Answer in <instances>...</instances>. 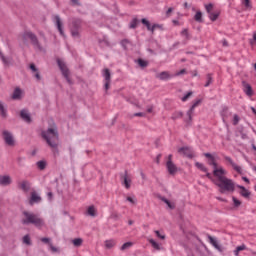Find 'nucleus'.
<instances>
[{"label":"nucleus","mask_w":256,"mask_h":256,"mask_svg":"<svg viewBox=\"0 0 256 256\" xmlns=\"http://www.w3.org/2000/svg\"><path fill=\"white\" fill-rule=\"evenodd\" d=\"M21 95H22L21 89L16 88L13 92L12 99H21Z\"/></svg>","instance_id":"28"},{"label":"nucleus","mask_w":256,"mask_h":256,"mask_svg":"<svg viewBox=\"0 0 256 256\" xmlns=\"http://www.w3.org/2000/svg\"><path fill=\"white\" fill-rule=\"evenodd\" d=\"M23 243H25L26 245H31V238L29 237V235H25L23 237Z\"/></svg>","instance_id":"43"},{"label":"nucleus","mask_w":256,"mask_h":256,"mask_svg":"<svg viewBox=\"0 0 256 256\" xmlns=\"http://www.w3.org/2000/svg\"><path fill=\"white\" fill-rule=\"evenodd\" d=\"M183 117V112H176L172 115V119L175 120V119H179Z\"/></svg>","instance_id":"45"},{"label":"nucleus","mask_w":256,"mask_h":256,"mask_svg":"<svg viewBox=\"0 0 256 256\" xmlns=\"http://www.w3.org/2000/svg\"><path fill=\"white\" fill-rule=\"evenodd\" d=\"M243 91L248 97H253V88L251 87L250 84L243 82Z\"/></svg>","instance_id":"17"},{"label":"nucleus","mask_w":256,"mask_h":256,"mask_svg":"<svg viewBox=\"0 0 256 256\" xmlns=\"http://www.w3.org/2000/svg\"><path fill=\"white\" fill-rule=\"evenodd\" d=\"M180 35H181L182 37H184V39H186V41H189V40L191 39V35L189 34V29H187V28H184V29L181 31Z\"/></svg>","instance_id":"26"},{"label":"nucleus","mask_w":256,"mask_h":256,"mask_svg":"<svg viewBox=\"0 0 256 256\" xmlns=\"http://www.w3.org/2000/svg\"><path fill=\"white\" fill-rule=\"evenodd\" d=\"M20 117L26 121V123H31V116L29 115V112L27 110H22L20 112Z\"/></svg>","instance_id":"19"},{"label":"nucleus","mask_w":256,"mask_h":256,"mask_svg":"<svg viewBox=\"0 0 256 256\" xmlns=\"http://www.w3.org/2000/svg\"><path fill=\"white\" fill-rule=\"evenodd\" d=\"M204 157L208 159V164L213 167V176H215V171H221V169H225L223 166L217 165V161L211 153H205Z\"/></svg>","instance_id":"4"},{"label":"nucleus","mask_w":256,"mask_h":256,"mask_svg":"<svg viewBox=\"0 0 256 256\" xmlns=\"http://www.w3.org/2000/svg\"><path fill=\"white\" fill-rule=\"evenodd\" d=\"M173 25H175V27H179L180 25H183V23L179 22L178 20H172Z\"/></svg>","instance_id":"56"},{"label":"nucleus","mask_w":256,"mask_h":256,"mask_svg":"<svg viewBox=\"0 0 256 256\" xmlns=\"http://www.w3.org/2000/svg\"><path fill=\"white\" fill-rule=\"evenodd\" d=\"M225 175H227V170H215L214 177H216V180H214V185L219 187V192L222 194L233 193L235 191V182L225 177Z\"/></svg>","instance_id":"1"},{"label":"nucleus","mask_w":256,"mask_h":256,"mask_svg":"<svg viewBox=\"0 0 256 256\" xmlns=\"http://www.w3.org/2000/svg\"><path fill=\"white\" fill-rule=\"evenodd\" d=\"M49 247L52 253H59V248L53 246V244H49Z\"/></svg>","instance_id":"48"},{"label":"nucleus","mask_w":256,"mask_h":256,"mask_svg":"<svg viewBox=\"0 0 256 256\" xmlns=\"http://www.w3.org/2000/svg\"><path fill=\"white\" fill-rule=\"evenodd\" d=\"M54 21L56 23V27L62 37H65V32L63 31V22H61V17L59 15L54 16Z\"/></svg>","instance_id":"9"},{"label":"nucleus","mask_w":256,"mask_h":256,"mask_svg":"<svg viewBox=\"0 0 256 256\" xmlns=\"http://www.w3.org/2000/svg\"><path fill=\"white\" fill-rule=\"evenodd\" d=\"M35 203H41V196H39L37 191H32L30 194L29 204L35 205Z\"/></svg>","instance_id":"10"},{"label":"nucleus","mask_w":256,"mask_h":256,"mask_svg":"<svg viewBox=\"0 0 256 256\" xmlns=\"http://www.w3.org/2000/svg\"><path fill=\"white\" fill-rule=\"evenodd\" d=\"M103 77L105 81H111V72L109 71V69L106 68L103 70Z\"/></svg>","instance_id":"29"},{"label":"nucleus","mask_w":256,"mask_h":256,"mask_svg":"<svg viewBox=\"0 0 256 256\" xmlns=\"http://www.w3.org/2000/svg\"><path fill=\"white\" fill-rule=\"evenodd\" d=\"M236 249L239 252L245 251V249H247V246H245V244H242L241 246H237Z\"/></svg>","instance_id":"51"},{"label":"nucleus","mask_w":256,"mask_h":256,"mask_svg":"<svg viewBox=\"0 0 256 256\" xmlns=\"http://www.w3.org/2000/svg\"><path fill=\"white\" fill-rule=\"evenodd\" d=\"M138 65L140 67H147V65H149V62L143 60V59H138Z\"/></svg>","instance_id":"40"},{"label":"nucleus","mask_w":256,"mask_h":256,"mask_svg":"<svg viewBox=\"0 0 256 256\" xmlns=\"http://www.w3.org/2000/svg\"><path fill=\"white\" fill-rule=\"evenodd\" d=\"M23 215H24L22 219L23 225H35V227H43L45 225V222L43 221V219L39 218V216L36 214H33L28 211H24Z\"/></svg>","instance_id":"3"},{"label":"nucleus","mask_w":256,"mask_h":256,"mask_svg":"<svg viewBox=\"0 0 256 256\" xmlns=\"http://www.w3.org/2000/svg\"><path fill=\"white\" fill-rule=\"evenodd\" d=\"M87 215H89L90 217H97V208H95V206H89L87 208Z\"/></svg>","instance_id":"21"},{"label":"nucleus","mask_w":256,"mask_h":256,"mask_svg":"<svg viewBox=\"0 0 256 256\" xmlns=\"http://www.w3.org/2000/svg\"><path fill=\"white\" fill-rule=\"evenodd\" d=\"M242 3L246 9H251V0H243Z\"/></svg>","instance_id":"44"},{"label":"nucleus","mask_w":256,"mask_h":256,"mask_svg":"<svg viewBox=\"0 0 256 256\" xmlns=\"http://www.w3.org/2000/svg\"><path fill=\"white\" fill-rule=\"evenodd\" d=\"M139 23V20L137 18H134L130 23V29H135Z\"/></svg>","instance_id":"39"},{"label":"nucleus","mask_w":256,"mask_h":256,"mask_svg":"<svg viewBox=\"0 0 256 256\" xmlns=\"http://www.w3.org/2000/svg\"><path fill=\"white\" fill-rule=\"evenodd\" d=\"M194 19L198 23H201L203 21V13H201V11H197L195 16H194Z\"/></svg>","instance_id":"32"},{"label":"nucleus","mask_w":256,"mask_h":256,"mask_svg":"<svg viewBox=\"0 0 256 256\" xmlns=\"http://www.w3.org/2000/svg\"><path fill=\"white\" fill-rule=\"evenodd\" d=\"M184 73H186L185 69L180 70L178 73H176L177 76L179 75H184Z\"/></svg>","instance_id":"61"},{"label":"nucleus","mask_w":256,"mask_h":256,"mask_svg":"<svg viewBox=\"0 0 256 256\" xmlns=\"http://www.w3.org/2000/svg\"><path fill=\"white\" fill-rule=\"evenodd\" d=\"M141 23L145 25V27L147 28V31H150L151 33H153V25L151 26V23L147 19L143 18L141 20Z\"/></svg>","instance_id":"24"},{"label":"nucleus","mask_w":256,"mask_h":256,"mask_svg":"<svg viewBox=\"0 0 256 256\" xmlns=\"http://www.w3.org/2000/svg\"><path fill=\"white\" fill-rule=\"evenodd\" d=\"M2 137L9 147H15V138L13 137V134L7 130H4L2 132Z\"/></svg>","instance_id":"6"},{"label":"nucleus","mask_w":256,"mask_h":256,"mask_svg":"<svg viewBox=\"0 0 256 256\" xmlns=\"http://www.w3.org/2000/svg\"><path fill=\"white\" fill-rule=\"evenodd\" d=\"M13 183V179H11V176L9 175H0V185L3 187H7L8 185H11Z\"/></svg>","instance_id":"12"},{"label":"nucleus","mask_w":256,"mask_h":256,"mask_svg":"<svg viewBox=\"0 0 256 256\" xmlns=\"http://www.w3.org/2000/svg\"><path fill=\"white\" fill-rule=\"evenodd\" d=\"M166 167L170 175H175V173H177V166L175 163H173V161H167Z\"/></svg>","instance_id":"14"},{"label":"nucleus","mask_w":256,"mask_h":256,"mask_svg":"<svg viewBox=\"0 0 256 256\" xmlns=\"http://www.w3.org/2000/svg\"><path fill=\"white\" fill-rule=\"evenodd\" d=\"M201 103V100H196L193 105L191 106V108L188 110L187 112V117L189 119V121H192L193 119V113L195 112V108L199 107V104Z\"/></svg>","instance_id":"13"},{"label":"nucleus","mask_w":256,"mask_h":256,"mask_svg":"<svg viewBox=\"0 0 256 256\" xmlns=\"http://www.w3.org/2000/svg\"><path fill=\"white\" fill-rule=\"evenodd\" d=\"M147 113H153V106L147 108Z\"/></svg>","instance_id":"63"},{"label":"nucleus","mask_w":256,"mask_h":256,"mask_svg":"<svg viewBox=\"0 0 256 256\" xmlns=\"http://www.w3.org/2000/svg\"><path fill=\"white\" fill-rule=\"evenodd\" d=\"M72 36H73V37H79V31H77V30H72Z\"/></svg>","instance_id":"59"},{"label":"nucleus","mask_w":256,"mask_h":256,"mask_svg":"<svg viewBox=\"0 0 256 256\" xmlns=\"http://www.w3.org/2000/svg\"><path fill=\"white\" fill-rule=\"evenodd\" d=\"M133 246V242H126L120 247V251H127V249H131Z\"/></svg>","instance_id":"30"},{"label":"nucleus","mask_w":256,"mask_h":256,"mask_svg":"<svg viewBox=\"0 0 256 256\" xmlns=\"http://www.w3.org/2000/svg\"><path fill=\"white\" fill-rule=\"evenodd\" d=\"M72 243H73L74 247H81V245H83V239L75 238L74 240H72Z\"/></svg>","instance_id":"31"},{"label":"nucleus","mask_w":256,"mask_h":256,"mask_svg":"<svg viewBox=\"0 0 256 256\" xmlns=\"http://www.w3.org/2000/svg\"><path fill=\"white\" fill-rule=\"evenodd\" d=\"M240 189V195L244 197V199H249L251 197V192L245 188V186H237Z\"/></svg>","instance_id":"16"},{"label":"nucleus","mask_w":256,"mask_h":256,"mask_svg":"<svg viewBox=\"0 0 256 256\" xmlns=\"http://www.w3.org/2000/svg\"><path fill=\"white\" fill-rule=\"evenodd\" d=\"M30 69L34 74V77L37 79V81H41V75L39 74V71L37 70V67L35 64H30Z\"/></svg>","instance_id":"22"},{"label":"nucleus","mask_w":256,"mask_h":256,"mask_svg":"<svg viewBox=\"0 0 256 256\" xmlns=\"http://www.w3.org/2000/svg\"><path fill=\"white\" fill-rule=\"evenodd\" d=\"M209 239V243H211V245H213V247H215V249H221V246H219V242H217V240L215 238H213L212 236H208Z\"/></svg>","instance_id":"25"},{"label":"nucleus","mask_w":256,"mask_h":256,"mask_svg":"<svg viewBox=\"0 0 256 256\" xmlns=\"http://www.w3.org/2000/svg\"><path fill=\"white\" fill-rule=\"evenodd\" d=\"M154 233L156 234L158 239H162V240L165 239V235L161 234V232H159V230H156Z\"/></svg>","instance_id":"49"},{"label":"nucleus","mask_w":256,"mask_h":256,"mask_svg":"<svg viewBox=\"0 0 256 256\" xmlns=\"http://www.w3.org/2000/svg\"><path fill=\"white\" fill-rule=\"evenodd\" d=\"M205 9L207 11V14L210 15V13H213V4L205 5Z\"/></svg>","instance_id":"42"},{"label":"nucleus","mask_w":256,"mask_h":256,"mask_svg":"<svg viewBox=\"0 0 256 256\" xmlns=\"http://www.w3.org/2000/svg\"><path fill=\"white\" fill-rule=\"evenodd\" d=\"M126 200L129 201V203H131L132 205H135V199H133V197L128 196Z\"/></svg>","instance_id":"54"},{"label":"nucleus","mask_w":256,"mask_h":256,"mask_svg":"<svg viewBox=\"0 0 256 256\" xmlns=\"http://www.w3.org/2000/svg\"><path fill=\"white\" fill-rule=\"evenodd\" d=\"M191 95H193V92H188L185 96L182 97V101L183 102L187 101V99H189Z\"/></svg>","instance_id":"50"},{"label":"nucleus","mask_w":256,"mask_h":256,"mask_svg":"<svg viewBox=\"0 0 256 256\" xmlns=\"http://www.w3.org/2000/svg\"><path fill=\"white\" fill-rule=\"evenodd\" d=\"M134 117H145V114L142 112H138L134 114Z\"/></svg>","instance_id":"60"},{"label":"nucleus","mask_w":256,"mask_h":256,"mask_svg":"<svg viewBox=\"0 0 256 256\" xmlns=\"http://www.w3.org/2000/svg\"><path fill=\"white\" fill-rule=\"evenodd\" d=\"M178 153H180V155H184V157H188L189 159H193V157H195L193 149L190 147L179 148Z\"/></svg>","instance_id":"7"},{"label":"nucleus","mask_w":256,"mask_h":256,"mask_svg":"<svg viewBox=\"0 0 256 256\" xmlns=\"http://www.w3.org/2000/svg\"><path fill=\"white\" fill-rule=\"evenodd\" d=\"M161 201L166 203V205L169 207V209H175V204L171 203L167 198H161Z\"/></svg>","instance_id":"34"},{"label":"nucleus","mask_w":256,"mask_h":256,"mask_svg":"<svg viewBox=\"0 0 256 256\" xmlns=\"http://www.w3.org/2000/svg\"><path fill=\"white\" fill-rule=\"evenodd\" d=\"M57 63L63 77H65L68 83H71V78H69V68H67V64H65V62L61 59H57Z\"/></svg>","instance_id":"5"},{"label":"nucleus","mask_w":256,"mask_h":256,"mask_svg":"<svg viewBox=\"0 0 256 256\" xmlns=\"http://www.w3.org/2000/svg\"><path fill=\"white\" fill-rule=\"evenodd\" d=\"M171 13H173V8H169V9L166 11V17H171Z\"/></svg>","instance_id":"57"},{"label":"nucleus","mask_w":256,"mask_h":256,"mask_svg":"<svg viewBox=\"0 0 256 256\" xmlns=\"http://www.w3.org/2000/svg\"><path fill=\"white\" fill-rule=\"evenodd\" d=\"M213 83V77L211 76V74L207 75V82L205 84V87H209V85H211Z\"/></svg>","instance_id":"41"},{"label":"nucleus","mask_w":256,"mask_h":256,"mask_svg":"<svg viewBox=\"0 0 256 256\" xmlns=\"http://www.w3.org/2000/svg\"><path fill=\"white\" fill-rule=\"evenodd\" d=\"M27 39H30V41L33 43V45H39L37 36H35V34H33L32 32H25L23 34L22 41H27Z\"/></svg>","instance_id":"8"},{"label":"nucleus","mask_w":256,"mask_h":256,"mask_svg":"<svg viewBox=\"0 0 256 256\" xmlns=\"http://www.w3.org/2000/svg\"><path fill=\"white\" fill-rule=\"evenodd\" d=\"M72 5H80L79 0H70Z\"/></svg>","instance_id":"62"},{"label":"nucleus","mask_w":256,"mask_h":256,"mask_svg":"<svg viewBox=\"0 0 256 256\" xmlns=\"http://www.w3.org/2000/svg\"><path fill=\"white\" fill-rule=\"evenodd\" d=\"M219 12H212L209 14V19H211L212 21H217V19H219Z\"/></svg>","instance_id":"33"},{"label":"nucleus","mask_w":256,"mask_h":256,"mask_svg":"<svg viewBox=\"0 0 256 256\" xmlns=\"http://www.w3.org/2000/svg\"><path fill=\"white\" fill-rule=\"evenodd\" d=\"M153 33H155L156 29H159L160 31H164L165 28L163 27V24H153L152 25Z\"/></svg>","instance_id":"35"},{"label":"nucleus","mask_w":256,"mask_h":256,"mask_svg":"<svg viewBox=\"0 0 256 256\" xmlns=\"http://www.w3.org/2000/svg\"><path fill=\"white\" fill-rule=\"evenodd\" d=\"M1 55V59L4 63V65H9V61L7 60V58H5V56H3V54H0Z\"/></svg>","instance_id":"55"},{"label":"nucleus","mask_w":256,"mask_h":256,"mask_svg":"<svg viewBox=\"0 0 256 256\" xmlns=\"http://www.w3.org/2000/svg\"><path fill=\"white\" fill-rule=\"evenodd\" d=\"M232 201H233L235 207H240L241 201L239 199L232 197Z\"/></svg>","instance_id":"46"},{"label":"nucleus","mask_w":256,"mask_h":256,"mask_svg":"<svg viewBox=\"0 0 256 256\" xmlns=\"http://www.w3.org/2000/svg\"><path fill=\"white\" fill-rule=\"evenodd\" d=\"M40 241H42V243H48V245L51 244V239L49 238H41Z\"/></svg>","instance_id":"53"},{"label":"nucleus","mask_w":256,"mask_h":256,"mask_svg":"<svg viewBox=\"0 0 256 256\" xmlns=\"http://www.w3.org/2000/svg\"><path fill=\"white\" fill-rule=\"evenodd\" d=\"M0 113L3 117H7V110H5V106L0 102Z\"/></svg>","instance_id":"38"},{"label":"nucleus","mask_w":256,"mask_h":256,"mask_svg":"<svg viewBox=\"0 0 256 256\" xmlns=\"http://www.w3.org/2000/svg\"><path fill=\"white\" fill-rule=\"evenodd\" d=\"M121 181L125 189H131V177H129V174H127V172H125V174L121 176Z\"/></svg>","instance_id":"11"},{"label":"nucleus","mask_w":256,"mask_h":256,"mask_svg":"<svg viewBox=\"0 0 256 256\" xmlns=\"http://www.w3.org/2000/svg\"><path fill=\"white\" fill-rule=\"evenodd\" d=\"M225 160L228 161L230 165H232L234 171H237V173H241V166H238L237 164H235V162H233V159H231V157L226 156Z\"/></svg>","instance_id":"18"},{"label":"nucleus","mask_w":256,"mask_h":256,"mask_svg":"<svg viewBox=\"0 0 256 256\" xmlns=\"http://www.w3.org/2000/svg\"><path fill=\"white\" fill-rule=\"evenodd\" d=\"M253 41H256V32L253 34Z\"/></svg>","instance_id":"64"},{"label":"nucleus","mask_w":256,"mask_h":256,"mask_svg":"<svg viewBox=\"0 0 256 256\" xmlns=\"http://www.w3.org/2000/svg\"><path fill=\"white\" fill-rule=\"evenodd\" d=\"M37 167H38V169L43 171V169H45V167H47V163H45V161H39V162H37Z\"/></svg>","instance_id":"37"},{"label":"nucleus","mask_w":256,"mask_h":256,"mask_svg":"<svg viewBox=\"0 0 256 256\" xmlns=\"http://www.w3.org/2000/svg\"><path fill=\"white\" fill-rule=\"evenodd\" d=\"M41 135L51 149H57L59 145V133L56 128H48L42 131Z\"/></svg>","instance_id":"2"},{"label":"nucleus","mask_w":256,"mask_h":256,"mask_svg":"<svg viewBox=\"0 0 256 256\" xmlns=\"http://www.w3.org/2000/svg\"><path fill=\"white\" fill-rule=\"evenodd\" d=\"M104 245H105L106 249H113V247H115V245H117V242L113 239H110V240H106L104 242Z\"/></svg>","instance_id":"23"},{"label":"nucleus","mask_w":256,"mask_h":256,"mask_svg":"<svg viewBox=\"0 0 256 256\" xmlns=\"http://www.w3.org/2000/svg\"><path fill=\"white\" fill-rule=\"evenodd\" d=\"M157 79H160V81H169L173 77L169 72L163 71L156 75Z\"/></svg>","instance_id":"15"},{"label":"nucleus","mask_w":256,"mask_h":256,"mask_svg":"<svg viewBox=\"0 0 256 256\" xmlns=\"http://www.w3.org/2000/svg\"><path fill=\"white\" fill-rule=\"evenodd\" d=\"M195 166L200 169V171H203L204 173H207V167H205V165L199 163V162H196Z\"/></svg>","instance_id":"36"},{"label":"nucleus","mask_w":256,"mask_h":256,"mask_svg":"<svg viewBox=\"0 0 256 256\" xmlns=\"http://www.w3.org/2000/svg\"><path fill=\"white\" fill-rule=\"evenodd\" d=\"M206 177L208 179H210V181H212V183H215V181L217 180V177L213 178V175H211V173L206 172Z\"/></svg>","instance_id":"47"},{"label":"nucleus","mask_w":256,"mask_h":256,"mask_svg":"<svg viewBox=\"0 0 256 256\" xmlns=\"http://www.w3.org/2000/svg\"><path fill=\"white\" fill-rule=\"evenodd\" d=\"M19 187H20V189H22V191H24V193H27V191H29L31 185L29 184L28 181H22V182H19Z\"/></svg>","instance_id":"20"},{"label":"nucleus","mask_w":256,"mask_h":256,"mask_svg":"<svg viewBox=\"0 0 256 256\" xmlns=\"http://www.w3.org/2000/svg\"><path fill=\"white\" fill-rule=\"evenodd\" d=\"M110 84H111V81H105L104 87L106 91L109 89Z\"/></svg>","instance_id":"58"},{"label":"nucleus","mask_w":256,"mask_h":256,"mask_svg":"<svg viewBox=\"0 0 256 256\" xmlns=\"http://www.w3.org/2000/svg\"><path fill=\"white\" fill-rule=\"evenodd\" d=\"M239 123V116L238 115H234L233 117V125H237Z\"/></svg>","instance_id":"52"},{"label":"nucleus","mask_w":256,"mask_h":256,"mask_svg":"<svg viewBox=\"0 0 256 256\" xmlns=\"http://www.w3.org/2000/svg\"><path fill=\"white\" fill-rule=\"evenodd\" d=\"M148 241L153 249H156V251H161V245H159V243H157L154 239H149Z\"/></svg>","instance_id":"27"}]
</instances>
